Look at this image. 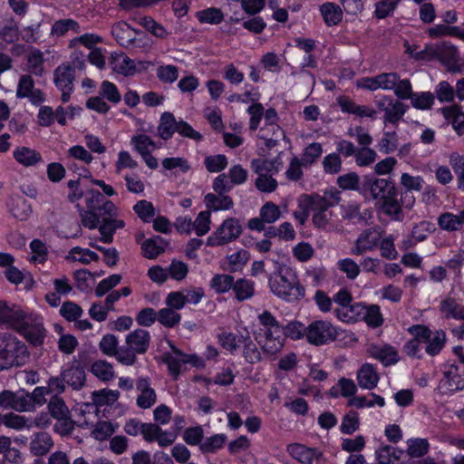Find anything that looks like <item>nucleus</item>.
I'll list each match as a JSON object with an SVG mask.
<instances>
[{"mask_svg":"<svg viewBox=\"0 0 464 464\" xmlns=\"http://www.w3.org/2000/svg\"><path fill=\"white\" fill-rule=\"evenodd\" d=\"M181 320V315L172 308L167 306L158 312V321L163 326L172 328L179 324Z\"/></svg>","mask_w":464,"mask_h":464,"instance_id":"59","label":"nucleus"},{"mask_svg":"<svg viewBox=\"0 0 464 464\" xmlns=\"http://www.w3.org/2000/svg\"><path fill=\"white\" fill-rule=\"evenodd\" d=\"M100 95L113 104H118L121 101V95L117 86L110 81H103L102 82Z\"/></svg>","mask_w":464,"mask_h":464,"instance_id":"64","label":"nucleus"},{"mask_svg":"<svg viewBox=\"0 0 464 464\" xmlns=\"http://www.w3.org/2000/svg\"><path fill=\"white\" fill-rule=\"evenodd\" d=\"M419 57H427L429 61L438 59L451 72H464V63H460L458 48L449 42L427 44L419 53Z\"/></svg>","mask_w":464,"mask_h":464,"instance_id":"4","label":"nucleus"},{"mask_svg":"<svg viewBox=\"0 0 464 464\" xmlns=\"http://www.w3.org/2000/svg\"><path fill=\"white\" fill-rule=\"evenodd\" d=\"M111 34L121 46H130L137 38V31L125 22H119L111 28Z\"/></svg>","mask_w":464,"mask_h":464,"instance_id":"28","label":"nucleus"},{"mask_svg":"<svg viewBox=\"0 0 464 464\" xmlns=\"http://www.w3.org/2000/svg\"><path fill=\"white\" fill-rule=\"evenodd\" d=\"M337 336V328L329 321L315 320L306 326V340L314 345L326 344Z\"/></svg>","mask_w":464,"mask_h":464,"instance_id":"10","label":"nucleus"},{"mask_svg":"<svg viewBox=\"0 0 464 464\" xmlns=\"http://www.w3.org/2000/svg\"><path fill=\"white\" fill-rule=\"evenodd\" d=\"M306 210L312 211V222L317 228L325 229L331 221L332 212L328 208H319L317 206H303Z\"/></svg>","mask_w":464,"mask_h":464,"instance_id":"43","label":"nucleus"},{"mask_svg":"<svg viewBox=\"0 0 464 464\" xmlns=\"http://www.w3.org/2000/svg\"><path fill=\"white\" fill-rule=\"evenodd\" d=\"M13 157L18 164L25 168L34 167L43 162L42 154L27 146L16 147L13 150Z\"/></svg>","mask_w":464,"mask_h":464,"instance_id":"23","label":"nucleus"},{"mask_svg":"<svg viewBox=\"0 0 464 464\" xmlns=\"http://www.w3.org/2000/svg\"><path fill=\"white\" fill-rule=\"evenodd\" d=\"M372 357L379 360L384 366L395 364L399 361L397 350L388 344H377L370 347Z\"/></svg>","mask_w":464,"mask_h":464,"instance_id":"26","label":"nucleus"},{"mask_svg":"<svg viewBox=\"0 0 464 464\" xmlns=\"http://www.w3.org/2000/svg\"><path fill=\"white\" fill-rule=\"evenodd\" d=\"M234 284V277L227 274H217L210 282V288L217 294H225L232 289Z\"/></svg>","mask_w":464,"mask_h":464,"instance_id":"51","label":"nucleus"},{"mask_svg":"<svg viewBox=\"0 0 464 464\" xmlns=\"http://www.w3.org/2000/svg\"><path fill=\"white\" fill-rule=\"evenodd\" d=\"M204 203L208 211L229 210L234 206L232 198L224 194L208 193L204 197Z\"/></svg>","mask_w":464,"mask_h":464,"instance_id":"34","label":"nucleus"},{"mask_svg":"<svg viewBox=\"0 0 464 464\" xmlns=\"http://www.w3.org/2000/svg\"><path fill=\"white\" fill-rule=\"evenodd\" d=\"M428 332L427 338L422 339V342L426 343V353L430 356H434L439 354L443 349L446 342V334L442 330L431 332L429 328Z\"/></svg>","mask_w":464,"mask_h":464,"instance_id":"32","label":"nucleus"},{"mask_svg":"<svg viewBox=\"0 0 464 464\" xmlns=\"http://www.w3.org/2000/svg\"><path fill=\"white\" fill-rule=\"evenodd\" d=\"M74 68L69 63L60 64L53 72V82L62 92L61 100L66 103L74 90Z\"/></svg>","mask_w":464,"mask_h":464,"instance_id":"12","label":"nucleus"},{"mask_svg":"<svg viewBox=\"0 0 464 464\" xmlns=\"http://www.w3.org/2000/svg\"><path fill=\"white\" fill-rule=\"evenodd\" d=\"M47 408L51 416L56 420H67L70 416L65 402L56 395L50 400Z\"/></svg>","mask_w":464,"mask_h":464,"instance_id":"56","label":"nucleus"},{"mask_svg":"<svg viewBox=\"0 0 464 464\" xmlns=\"http://www.w3.org/2000/svg\"><path fill=\"white\" fill-rule=\"evenodd\" d=\"M449 161L457 175L459 188L464 191V156L452 152L449 156Z\"/></svg>","mask_w":464,"mask_h":464,"instance_id":"60","label":"nucleus"},{"mask_svg":"<svg viewBox=\"0 0 464 464\" xmlns=\"http://www.w3.org/2000/svg\"><path fill=\"white\" fill-rule=\"evenodd\" d=\"M442 388L449 392H455L464 387V359L458 363L445 365L444 376L440 381Z\"/></svg>","mask_w":464,"mask_h":464,"instance_id":"13","label":"nucleus"},{"mask_svg":"<svg viewBox=\"0 0 464 464\" xmlns=\"http://www.w3.org/2000/svg\"><path fill=\"white\" fill-rule=\"evenodd\" d=\"M241 233L242 226L239 219L227 218L207 238V245L213 247L227 245L238 238Z\"/></svg>","mask_w":464,"mask_h":464,"instance_id":"9","label":"nucleus"},{"mask_svg":"<svg viewBox=\"0 0 464 464\" xmlns=\"http://www.w3.org/2000/svg\"><path fill=\"white\" fill-rule=\"evenodd\" d=\"M109 66L113 72L123 76H130L136 72L135 62L121 52H115L111 54Z\"/></svg>","mask_w":464,"mask_h":464,"instance_id":"19","label":"nucleus"},{"mask_svg":"<svg viewBox=\"0 0 464 464\" xmlns=\"http://www.w3.org/2000/svg\"><path fill=\"white\" fill-rule=\"evenodd\" d=\"M29 248L30 253L28 260L31 263L34 265H39L44 264L47 260L49 255L48 248L45 243H44L40 239H34L33 241H31Z\"/></svg>","mask_w":464,"mask_h":464,"instance_id":"44","label":"nucleus"},{"mask_svg":"<svg viewBox=\"0 0 464 464\" xmlns=\"http://www.w3.org/2000/svg\"><path fill=\"white\" fill-rule=\"evenodd\" d=\"M14 330L34 345L42 344L45 337L44 319L34 313L24 311Z\"/></svg>","mask_w":464,"mask_h":464,"instance_id":"6","label":"nucleus"},{"mask_svg":"<svg viewBox=\"0 0 464 464\" xmlns=\"http://www.w3.org/2000/svg\"><path fill=\"white\" fill-rule=\"evenodd\" d=\"M27 392L24 390L17 392L4 390L0 392V409L13 410L18 412H29V399H27Z\"/></svg>","mask_w":464,"mask_h":464,"instance_id":"14","label":"nucleus"},{"mask_svg":"<svg viewBox=\"0 0 464 464\" xmlns=\"http://www.w3.org/2000/svg\"><path fill=\"white\" fill-rule=\"evenodd\" d=\"M16 96L18 98H29L34 103L44 102V94L34 89V82L31 76L23 75L18 82Z\"/></svg>","mask_w":464,"mask_h":464,"instance_id":"24","label":"nucleus"},{"mask_svg":"<svg viewBox=\"0 0 464 464\" xmlns=\"http://www.w3.org/2000/svg\"><path fill=\"white\" fill-rule=\"evenodd\" d=\"M162 168L169 171L185 174L191 169V164L184 157H169L161 161Z\"/></svg>","mask_w":464,"mask_h":464,"instance_id":"48","label":"nucleus"},{"mask_svg":"<svg viewBox=\"0 0 464 464\" xmlns=\"http://www.w3.org/2000/svg\"><path fill=\"white\" fill-rule=\"evenodd\" d=\"M136 389L139 392L137 405L140 408L149 409L155 404L157 401L156 392L151 387L148 377L139 378L136 382Z\"/></svg>","mask_w":464,"mask_h":464,"instance_id":"20","label":"nucleus"},{"mask_svg":"<svg viewBox=\"0 0 464 464\" xmlns=\"http://www.w3.org/2000/svg\"><path fill=\"white\" fill-rule=\"evenodd\" d=\"M64 382L75 390L82 388L85 382V372L79 364L72 365L62 373Z\"/></svg>","mask_w":464,"mask_h":464,"instance_id":"39","label":"nucleus"},{"mask_svg":"<svg viewBox=\"0 0 464 464\" xmlns=\"http://www.w3.org/2000/svg\"><path fill=\"white\" fill-rule=\"evenodd\" d=\"M404 451L398 448L383 445L375 450L374 456L377 462L381 464H394L401 459Z\"/></svg>","mask_w":464,"mask_h":464,"instance_id":"37","label":"nucleus"},{"mask_svg":"<svg viewBox=\"0 0 464 464\" xmlns=\"http://www.w3.org/2000/svg\"><path fill=\"white\" fill-rule=\"evenodd\" d=\"M120 392L116 390L103 389L92 392V398L95 405H111L119 399Z\"/></svg>","mask_w":464,"mask_h":464,"instance_id":"61","label":"nucleus"},{"mask_svg":"<svg viewBox=\"0 0 464 464\" xmlns=\"http://www.w3.org/2000/svg\"><path fill=\"white\" fill-rule=\"evenodd\" d=\"M30 354L26 345L15 336L0 333V370L24 365Z\"/></svg>","mask_w":464,"mask_h":464,"instance_id":"3","label":"nucleus"},{"mask_svg":"<svg viewBox=\"0 0 464 464\" xmlns=\"http://www.w3.org/2000/svg\"><path fill=\"white\" fill-rule=\"evenodd\" d=\"M130 145L140 156L148 152H153L158 149L156 142L146 134H136L132 136Z\"/></svg>","mask_w":464,"mask_h":464,"instance_id":"41","label":"nucleus"},{"mask_svg":"<svg viewBox=\"0 0 464 464\" xmlns=\"http://www.w3.org/2000/svg\"><path fill=\"white\" fill-rule=\"evenodd\" d=\"M362 303H352L347 306L338 307L335 310V314L342 322L355 323L362 320Z\"/></svg>","mask_w":464,"mask_h":464,"instance_id":"33","label":"nucleus"},{"mask_svg":"<svg viewBox=\"0 0 464 464\" xmlns=\"http://www.w3.org/2000/svg\"><path fill=\"white\" fill-rule=\"evenodd\" d=\"M168 246V243L160 237L146 239L141 246L143 256L149 259H154L162 254Z\"/></svg>","mask_w":464,"mask_h":464,"instance_id":"38","label":"nucleus"},{"mask_svg":"<svg viewBox=\"0 0 464 464\" xmlns=\"http://www.w3.org/2000/svg\"><path fill=\"white\" fill-rule=\"evenodd\" d=\"M118 425L110 420H102L97 422L92 430V435L97 440H105L115 433Z\"/></svg>","mask_w":464,"mask_h":464,"instance_id":"54","label":"nucleus"},{"mask_svg":"<svg viewBox=\"0 0 464 464\" xmlns=\"http://www.w3.org/2000/svg\"><path fill=\"white\" fill-rule=\"evenodd\" d=\"M258 129L257 137L263 140L269 149L276 146L280 138L285 137L284 130L278 124V114L274 108L266 111L265 123Z\"/></svg>","mask_w":464,"mask_h":464,"instance_id":"11","label":"nucleus"},{"mask_svg":"<svg viewBox=\"0 0 464 464\" xmlns=\"http://www.w3.org/2000/svg\"><path fill=\"white\" fill-rule=\"evenodd\" d=\"M227 158L223 154L210 155L204 159V165L208 171L218 173L227 167Z\"/></svg>","mask_w":464,"mask_h":464,"instance_id":"62","label":"nucleus"},{"mask_svg":"<svg viewBox=\"0 0 464 464\" xmlns=\"http://www.w3.org/2000/svg\"><path fill=\"white\" fill-rule=\"evenodd\" d=\"M366 186L374 199H384L389 189V181L385 179H372L366 182Z\"/></svg>","mask_w":464,"mask_h":464,"instance_id":"55","label":"nucleus"},{"mask_svg":"<svg viewBox=\"0 0 464 464\" xmlns=\"http://www.w3.org/2000/svg\"><path fill=\"white\" fill-rule=\"evenodd\" d=\"M409 333L413 336L403 346V352L410 357H420V343L422 339L427 338L429 332L428 327L422 324H416L409 327Z\"/></svg>","mask_w":464,"mask_h":464,"instance_id":"18","label":"nucleus"},{"mask_svg":"<svg viewBox=\"0 0 464 464\" xmlns=\"http://www.w3.org/2000/svg\"><path fill=\"white\" fill-rule=\"evenodd\" d=\"M232 290L237 301H245L250 299L255 293L254 282L247 279H238L234 281Z\"/></svg>","mask_w":464,"mask_h":464,"instance_id":"46","label":"nucleus"},{"mask_svg":"<svg viewBox=\"0 0 464 464\" xmlns=\"http://www.w3.org/2000/svg\"><path fill=\"white\" fill-rule=\"evenodd\" d=\"M151 336L147 330L135 329L130 332L125 337V344L138 354H143L147 352Z\"/></svg>","mask_w":464,"mask_h":464,"instance_id":"21","label":"nucleus"},{"mask_svg":"<svg viewBox=\"0 0 464 464\" xmlns=\"http://www.w3.org/2000/svg\"><path fill=\"white\" fill-rule=\"evenodd\" d=\"M24 312V310L16 304L0 301V325L14 329Z\"/></svg>","mask_w":464,"mask_h":464,"instance_id":"22","label":"nucleus"},{"mask_svg":"<svg viewBox=\"0 0 464 464\" xmlns=\"http://www.w3.org/2000/svg\"><path fill=\"white\" fill-rule=\"evenodd\" d=\"M53 446L51 435L47 432L34 433L30 441V452L34 456L41 457L47 454Z\"/></svg>","mask_w":464,"mask_h":464,"instance_id":"27","label":"nucleus"},{"mask_svg":"<svg viewBox=\"0 0 464 464\" xmlns=\"http://www.w3.org/2000/svg\"><path fill=\"white\" fill-rule=\"evenodd\" d=\"M273 263L274 271L267 276L270 291L286 302L303 299L305 289L299 280L296 270L276 260H273Z\"/></svg>","mask_w":464,"mask_h":464,"instance_id":"1","label":"nucleus"},{"mask_svg":"<svg viewBox=\"0 0 464 464\" xmlns=\"http://www.w3.org/2000/svg\"><path fill=\"white\" fill-rule=\"evenodd\" d=\"M356 379L362 389L372 390L377 386L380 376L372 364L364 363L358 370Z\"/></svg>","mask_w":464,"mask_h":464,"instance_id":"25","label":"nucleus"},{"mask_svg":"<svg viewBox=\"0 0 464 464\" xmlns=\"http://www.w3.org/2000/svg\"><path fill=\"white\" fill-rule=\"evenodd\" d=\"M362 320L372 328L381 326L383 323V317L380 306L377 304H363Z\"/></svg>","mask_w":464,"mask_h":464,"instance_id":"45","label":"nucleus"},{"mask_svg":"<svg viewBox=\"0 0 464 464\" xmlns=\"http://www.w3.org/2000/svg\"><path fill=\"white\" fill-rule=\"evenodd\" d=\"M444 117L458 133L464 130V112L458 106H450L442 110Z\"/></svg>","mask_w":464,"mask_h":464,"instance_id":"49","label":"nucleus"},{"mask_svg":"<svg viewBox=\"0 0 464 464\" xmlns=\"http://www.w3.org/2000/svg\"><path fill=\"white\" fill-rule=\"evenodd\" d=\"M92 373L103 382L111 381L114 378V370L111 363L104 360H98L91 366Z\"/></svg>","mask_w":464,"mask_h":464,"instance_id":"53","label":"nucleus"},{"mask_svg":"<svg viewBox=\"0 0 464 464\" xmlns=\"http://www.w3.org/2000/svg\"><path fill=\"white\" fill-rule=\"evenodd\" d=\"M69 262H79L82 265H88L99 260V256L95 252L80 246L72 247L65 256Z\"/></svg>","mask_w":464,"mask_h":464,"instance_id":"40","label":"nucleus"},{"mask_svg":"<svg viewBox=\"0 0 464 464\" xmlns=\"http://www.w3.org/2000/svg\"><path fill=\"white\" fill-rule=\"evenodd\" d=\"M171 352L163 355V362L168 365L169 373L174 379H177L181 372V367L184 364V353L170 344Z\"/></svg>","mask_w":464,"mask_h":464,"instance_id":"31","label":"nucleus"},{"mask_svg":"<svg viewBox=\"0 0 464 464\" xmlns=\"http://www.w3.org/2000/svg\"><path fill=\"white\" fill-rule=\"evenodd\" d=\"M99 211H101V222L98 229L101 241L110 244L113 241L116 230L123 228L125 222L121 218L120 209L111 200H104Z\"/></svg>","mask_w":464,"mask_h":464,"instance_id":"5","label":"nucleus"},{"mask_svg":"<svg viewBox=\"0 0 464 464\" xmlns=\"http://www.w3.org/2000/svg\"><path fill=\"white\" fill-rule=\"evenodd\" d=\"M0 38L6 43H14L19 38V28L13 18L5 19L1 23Z\"/></svg>","mask_w":464,"mask_h":464,"instance_id":"50","label":"nucleus"},{"mask_svg":"<svg viewBox=\"0 0 464 464\" xmlns=\"http://www.w3.org/2000/svg\"><path fill=\"white\" fill-rule=\"evenodd\" d=\"M437 222L440 228L444 231L460 230L464 226V209L459 211V214L444 212L438 217Z\"/></svg>","mask_w":464,"mask_h":464,"instance_id":"29","label":"nucleus"},{"mask_svg":"<svg viewBox=\"0 0 464 464\" xmlns=\"http://www.w3.org/2000/svg\"><path fill=\"white\" fill-rule=\"evenodd\" d=\"M320 14L327 26L339 24L343 17V9L335 3L326 2L319 6Z\"/></svg>","mask_w":464,"mask_h":464,"instance_id":"30","label":"nucleus"},{"mask_svg":"<svg viewBox=\"0 0 464 464\" xmlns=\"http://www.w3.org/2000/svg\"><path fill=\"white\" fill-rule=\"evenodd\" d=\"M258 320L262 327L255 333L256 341L265 353L270 356L276 355L281 352L285 345L283 327L276 317L267 311L260 314Z\"/></svg>","mask_w":464,"mask_h":464,"instance_id":"2","label":"nucleus"},{"mask_svg":"<svg viewBox=\"0 0 464 464\" xmlns=\"http://www.w3.org/2000/svg\"><path fill=\"white\" fill-rule=\"evenodd\" d=\"M348 406L354 407L357 409L363 408H372L374 406L384 407L385 401L384 398L376 394V393H369L368 396H353L350 398L347 401Z\"/></svg>","mask_w":464,"mask_h":464,"instance_id":"35","label":"nucleus"},{"mask_svg":"<svg viewBox=\"0 0 464 464\" xmlns=\"http://www.w3.org/2000/svg\"><path fill=\"white\" fill-rule=\"evenodd\" d=\"M357 392V386L353 380L342 377L338 380L337 383L330 389V395L333 398L342 396L348 398L353 397Z\"/></svg>","mask_w":464,"mask_h":464,"instance_id":"36","label":"nucleus"},{"mask_svg":"<svg viewBox=\"0 0 464 464\" xmlns=\"http://www.w3.org/2000/svg\"><path fill=\"white\" fill-rule=\"evenodd\" d=\"M410 100L411 106L417 110H429L434 103V96L430 92H413Z\"/></svg>","mask_w":464,"mask_h":464,"instance_id":"63","label":"nucleus"},{"mask_svg":"<svg viewBox=\"0 0 464 464\" xmlns=\"http://www.w3.org/2000/svg\"><path fill=\"white\" fill-rule=\"evenodd\" d=\"M340 200V192L335 188L325 190L323 195L304 194L299 198L301 206H317L319 208H328L338 205Z\"/></svg>","mask_w":464,"mask_h":464,"instance_id":"15","label":"nucleus"},{"mask_svg":"<svg viewBox=\"0 0 464 464\" xmlns=\"http://www.w3.org/2000/svg\"><path fill=\"white\" fill-rule=\"evenodd\" d=\"M264 106L260 102H253L246 109V112L249 115L248 127L252 131L258 130L262 118H265Z\"/></svg>","mask_w":464,"mask_h":464,"instance_id":"58","label":"nucleus"},{"mask_svg":"<svg viewBox=\"0 0 464 464\" xmlns=\"http://www.w3.org/2000/svg\"><path fill=\"white\" fill-rule=\"evenodd\" d=\"M178 121L170 112H164L158 126V134L163 140H169L177 132Z\"/></svg>","mask_w":464,"mask_h":464,"instance_id":"42","label":"nucleus"},{"mask_svg":"<svg viewBox=\"0 0 464 464\" xmlns=\"http://www.w3.org/2000/svg\"><path fill=\"white\" fill-rule=\"evenodd\" d=\"M381 239V233L374 228L363 230L355 240L351 248V253L354 256H361L368 251L375 249Z\"/></svg>","mask_w":464,"mask_h":464,"instance_id":"16","label":"nucleus"},{"mask_svg":"<svg viewBox=\"0 0 464 464\" xmlns=\"http://www.w3.org/2000/svg\"><path fill=\"white\" fill-rule=\"evenodd\" d=\"M430 449L429 441L422 438H412L407 440V453L411 458L424 456Z\"/></svg>","mask_w":464,"mask_h":464,"instance_id":"57","label":"nucleus"},{"mask_svg":"<svg viewBox=\"0 0 464 464\" xmlns=\"http://www.w3.org/2000/svg\"><path fill=\"white\" fill-rule=\"evenodd\" d=\"M378 111L382 113L385 125H397L408 111V105L391 95H380L374 100Z\"/></svg>","mask_w":464,"mask_h":464,"instance_id":"8","label":"nucleus"},{"mask_svg":"<svg viewBox=\"0 0 464 464\" xmlns=\"http://www.w3.org/2000/svg\"><path fill=\"white\" fill-rule=\"evenodd\" d=\"M415 205V197L412 193L401 192L400 199L397 198L394 189L388 191L382 199V209L385 215L394 221L404 219V211L411 210Z\"/></svg>","mask_w":464,"mask_h":464,"instance_id":"7","label":"nucleus"},{"mask_svg":"<svg viewBox=\"0 0 464 464\" xmlns=\"http://www.w3.org/2000/svg\"><path fill=\"white\" fill-rule=\"evenodd\" d=\"M279 165L277 160L254 159L251 161V168L256 174L275 175L280 170Z\"/></svg>","mask_w":464,"mask_h":464,"instance_id":"47","label":"nucleus"},{"mask_svg":"<svg viewBox=\"0 0 464 464\" xmlns=\"http://www.w3.org/2000/svg\"><path fill=\"white\" fill-rule=\"evenodd\" d=\"M289 454L301 464H324L321 451L303 444H292L287 449Z\"/></svg>","mask_w":464,"mask_h":464,"instance_id":"17","label":"nucleus"},{"mask_svg":"<svg viewBox=\"0 0 464 464\" xmlns=\"http://www.w3.org/2000/svg\"><path fill=\"white\" fill-rule=\"evenodd\" d=\"M2 422L5 427L16 430H22L24 429L31 430L33 428V424L30 422V420L24 416L14 413H6L3 415Z\"/></svg>","mask_w":464,"mask_h":464,"instance_id":"52","label":"nucleus"}]
</instances>
